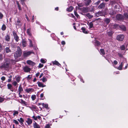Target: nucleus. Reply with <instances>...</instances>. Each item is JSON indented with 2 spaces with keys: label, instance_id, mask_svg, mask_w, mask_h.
I'll list each match as a JSON object with an SVG mask.
<instances>
[{
  "label": "nucleus",
  "instance_id": "nucleus-43",
  "mask_svg": "<svg viewBox=\"0 0 128 128\" xmlns=\"http://www.w3.org/2000/svg\"><path fill=\"white\" fill-rule=\"evenodd\" d=\"M42 81L44 82H46L47 80V79L46 78L44 77H43V78L42 79Z\"/></svg>",
  "mask_w": 128,
  "mask_h": 128
},
{
  "label": "nucleus",
  "instance_id": "nucleus-56",
  "mask_svg": "<svg viewBox=\"0 0 128 128\" xmlns=\"http://www.w3.org/2000/svg\"><path fill=\"white\" fill-rule=\"evenodd\" d=\"M43 66V64H40L38 66V67L40 68H42Z\"/></svg>",
  "mask_w": 128,
  "mask_h": 128
},
{
  "label": "nucleus",
  "instance_id": "nucleus-41",
  "mask_svg": "<svg viewBox=\"0 0 128 128\" xmlns=\"http://www.w3.org/2000/svg\"><path fill=\"white\" fill-rule=\"evenodd\" d=\"M20 77L18 76L16 77V81H17L16 82H19L20 80Z\"/></svg>",
  "mask_w": 128,
  "mask_h": 128
},
{
  "label": "nucleus",
  "instance_id": "nucleus-12",
  "mask_svg": "<svg viewBox=\"0 0 128 128\" xmlns=\"http://www.w3.org/2000/svg\"><path fill=\"white\" fill-rule=\"evenodd\" d=\"M26 122L28 125H30L32 123V121L30 118H28L27 119V120L26 121Z\"/></svg>",
  "mask_w": 128,
  "mask_h": 128
},
{
  "label": "nucleus",
  "instance_id": "nucleus-19",
  "mask_svg": "<svg viewBox=\"0 0 128 128\" xmlns=\"http://www.w3.org/2000/svg\"><path fill=\"white\" fill-rule=\"evenodd\" d=\"M19 102L22 104L26 106L27 104L26 102L25 101L23 100L22 99H21L20 100V101Z\"/></svg>",
  "mask_w": 128,
  "mask_h": 128
},
{
  "label": "nucleus",
  "instance_id": "nucleus-31",
  "mask_svg": "<svg viewBox=\"0 0 128 128\" xmlns=\"http://www.w3.org/2000/svg\"><path fill=\"white\" fill-rule=\"evenodd\" d=\"M73 8L72 6H70L69 8H67V10L68 11L70 12L73 9Z\"/></svg>",
  "mask_w": 128,
  "mask_h": 128
},
{
  "label": "nucleus",
  "instance_id": "nucleus-51",
  "mask_svg": "<svg viewBox=\"0 0 128 128\" xmlns=\"http://www.w3.org/2000/svg\"><path fill=\"white\" fill-rule=\"evenodd\" d=\"M96 44L97 46H98L100 44V43L98 41H96Z\"/></svg>",
  "mask_w": 128,
  "mask_h": 128
},
{
  "label": "nucleus",
  "instance_id": "nucleus-48",
  "mask_svg": "<svg viewBox=\"0 0 128 128\" xmlns=\"http://www.w3.org/2000/svg\"><path fill=\"white\" fill-rule=\"evenodd\" d=\"M109 14L110 15H112L114 14V11L112 10H110Z\"/></svg>",
  "mask_w": 128,
  "mask_h": 128
},
{
  "label": "nucleus",
  "instance_id": "nucleus-44",
  "mask_svg": "<svg viewBox=\"0 0 128 128\" xmlns=\"http://www.w3.org/2000/svg\"><path fill=\"white\" fill-rule=\"evenodd\" d=\"M28 40L29 41V42H30L29 44L30 46V47L32 46H33V45L32 44V40L30 39H28Z\"/></svg>",
  "mask_w": 128,
  "mask_h": 128
},
{
  "label": "nucleus",
  "instance_id": "nucleus-32",
  "mask_svg": "<svg viewBox=\"0 0 128 128\" xmlns=\"http://www.w3.org/2000/svg\"><path fill=\"white\" fill-rule=\"evenodd\" d=\"M52 63L58 66H59V65H61L58 62L56 61L53 62Z\"/></svg>",
  "mask_w": 128,
  "mask_h": 128
},
{
  "label": "nucleus",
  "instance_id": "nucleus-45",
  "mask_svg": "<svg viewBox=\"0 0 128 128\" xmlns=\"http://www.w3.org/2000/svg\"><path fill=\"white\" fill-rule=\"evenodd\" d=\"M120 48L121 50H124L125 49V47L124 45H122L120 47Z\"/></svg>",
  "mask_w": 128,
  "mask_h": 128
},
{
  "label": "nucleus",
  "instance_id": "nucleus-2",
  "mask_svg": "<svg viewBox=\"0 0 128 128\" xmlns=\"http://www.w3.org/2000/svg\"><path fill=\"white\" fill-rule=\"evenodd\" d=\"M124 36L123 34H120L117 36V40L119 41H122L124 40Z\"/></svg>",
  "mask_w": 128,
  "mask_h": 128
},
{
  "label": "nucleus",
  "instance_id": "nucleus-7",
  "mask_svg": "<svg viewBox=\"0 0 128 128\" xmlns=\"http://www.w3.org/2000/svg\"><path fill=\"white\" fill-rule=\"evenodd\" d=\"M10 62H4L2 65V66L4 68H8L10 66Z\"/></svg>",
  "mask_w": 128,
  "mask_h": 128
},
{
  "label": "nucleus",
  "instance_id": "nucleus-26",
  "mask_svg": "<svg viewBox=\"0 0 128 128\" xmlns=\"http://www.w3.org/2000/svg\"><path fill=\"white\" fill-rule=\"evenodd\" d=\"M10 36L8 35H7L5 36V39L6 41H9L10 40Z\"/></svg>",
  "mask_w": 128,
  "mask_h": 128
},
{
  "label": "nucleus",
  "instance_id": "nucleus-21",
  "mask_svg": "<svg viewBox=\"0 0 128 128\" xmlns=\"http://www.w3.org/2000/svg\"><path fill=\"white\" fill-rule=\"evenodd\" d=\"M18 90L19 92V94H20L21 92L23 90V88L21 85H20L19 87Z\"/></svg>",
  "mask_w": 128,
  "mask_h": 128
},
{
  "label": "nucleus",
  "instance_id": "nucleus-39",
  "mask_svg": "<svg viewBox=\"0 0 128 128\" xmlns=\"http://www.w3.org/2000/svg\"><path fill=\"white\" fill-rule=\"evenodd\" d=\"M30 28H28L27 30V34L30 36L31 34L30 33Z\"/></svg>",
  "mask_w": 128,
  "mask_h": 128
},
{
  "label": "nucleus",
  "instance_id": "nucleus-54",
  "mask_svg": "<svg viewBox=\"0 0 128 128\" xmlns=\"http://www.w3.org/2000/svg\"><path fill=\"white\" fill-rule=\"evenodd\" d=\"M4 100V98L0 97V102H2Z\"/></svg>",
  "mask_w": 128,
  "mask_h": 128
},
{
  "label": "nucleus",
  "instance_id": "nucleus-37",
  "mask_svg": "<svg viewBox=\"0 0 128 128\" xmlns=\"http://www.w3.org/2000/svg\"><path fill=\"white\" fill-rule=\"evenodd\" d=\"M6 25L4 24H3L2 27V29L3 30H6Z\"/></svg>",
  "mask_w": 128,
  "mask_h": 128
},
{
  "label": "nucleus",
  "instance_id": "nucleus-60",
  "mask_svg": "<svg viewBox=\"0 0 128 128\" xmlns=\"http://www.w3.org/2000/svg\"><path fill=\"white\" fill-rule=\"evenodd\" d=\"M50 124H47L45 126V128H50Z\"/></svg>",
  "mask_w": 128,
  "mask_h": 128
},
{
  "label": "nucleus",
  "instance_id": "nucleus-42",
  "mask_svg": "<svg viewBox=\"0 0 128 128\" xmlns=\"http://www.w3.org/2000/svg\"><path fill=\"white\" fill-rule=\"evenodd\" d=\"M31 98L32 100H34L36 98V96L35 95H32L31 96Z\"/></svg>",
  "mask_w": 128,
  "mask_h": 128
},
{
  "label": "nucleus",
  "instance_id": "nucleus-64",
  "mask_svg": "<svg viewBox=\"0 0 128 128\" xmlns=\"http://www.w3.org/2000/svg\"><path fill=\"white\" fill-rule=\"evenodd\" d=\"M31 78V76L30 75H29L27 77V78L28 79V80H30Z\"/></svg>",
  "mask_w": 128,
  "mask_h": 128
},
{
  "label": "nucleus",
  "instance_id": "nucleus-5",
  "mask_svg": "<svg viewBox=\"0 0 128 128\" xmlns=\"http://www.w3.org/2000/svg\"><path fill=\"white\" fill-rule=\"evenodd\" d=\"M106 6V4L104 2H102L100 4L98 7V8L100 9L104 8Z\"/></svg>",
  "mask_w": 128,
  "mask_h": 128
},
{
  "label": "nucleus",
  "instance_id": "nucleus-47",
  "mask_svg": "<svg viewBox=\"0 0 128 128\" xmlns=\"http://www.w3.org/2000/svg\"><path fill=\"white\" fill-rule=\"evenodd\" d=\"M17 2L19 9L20 10H21L22 8L20 7V5L19 4L18 2Z\"/></svg>",
  "mask_w": 128,
  "mask_h": 128
},
{
  "label": "nucleus",
  "instance_id": "nucleus-46",
  "mask_svg": "<svg viewBox=\"0 0 128 128\" xmlns=\"http://www.w3.org/2000/svg\"><path fill=\"white\" fill-rule=\"evenodd\" d=\"M13 122L17 124H19L18 122L16 120H13Z\"/></svg>",
  "mask_w": 128,
  "mask_h": 128
},
{
  "label": "nucleus",
  "instance_id": "nucleus-62",
  "mask_svg": "<svg viewBox=\"0 0 128 128\" xmlns=\"http://www.w3.org/2000/svg\"><path fill=\"white\" fill-rule=\"evenodd\" d=\"M114 64L116 65L117 64L118 62L116 60H114Z\"/></svg>",
  "mask_w": 128,
  "mask_h": 128
},
{
  "label": "nucleus",
  "instance_id": "nucleus-11",
  "mask_svg": "<svg viewBox=\"0 0 128 128\" xmlns=\"http://www.w3.org/2000/svg\"><path fill=\"white\" fill-rule=\"evenodd\" d=\"M33 90L32 88H28L26 90V91L28 93H31L33 92Z\"/></svg>",
  "mask_w": 128,
  "mask_h": 128
},
{
  "label": "nucleus",
  "instance_id": "nucleus-29",
  "mask_svg": "<svg viewBox=\"0 0 128 128\" xmlns=\"http://www.w3.org/2000/svg\"><path fill=\"white\" fill-rule=\"evenodd\" d=\"M94 22V21H93L92 22H90L88 24L90 28H92L93 27V24L92 23V22Z\"/></svg>",
  "mask_w": 128,
  "mask_h": 128
},
{
  "label": "nucleus",
  "instance_id": "nucleus-50",
  "mask_svg": "<svg viewBox=\"0 0 128 128\" xmlns=\"http://www.w3.org/2000/svg\"><path fill=\"white\" fill-rule=\"evenodd\" d=\"M100 1L99 0L95 3V4L96 5H98L100 3Z\"/></svg>",
  "mask_w": 128,
  "mask_h": 128
},
{
  "label": "nucleus",
  "instance_id": "nucleus-14",
  "mask_svg": "<svg viewBox=\"0 0 128 128\" xmlns=\"http://www.w3.org/2000/svg\"><path fill=\"white\" fill-rule=\"evenodd\" d=\"M37 83L39 87L43 88L46 86L45 85H44L43 83L40 82H38Z\"/></svg>",
  "mask_w": 128,
  "mask_h": 128
},
{
  "label": "nucleus",
  "instance_id": "nucleus-49",
  "mask_svg": "<svg viewBox=\"0 0 128 128\" xmlns=\"http://www.w3.org/2000/svg\"><path fill=\"white\" fill-rule=\"evenodd\" d=\"M4 17V15L3 14L0 12V19H2Z\"/></svg>",
  "mask_w": 128,
  "mask_h": 128
},
{
  "label": "nucleus",
  "instance_id": "nucleus-59",
  "mask_svg": "<svg viewBox=\"0 0 128 128\" xmlns=\"http://www.w3.org/2000/svg\"><path fill=\"white\" fill-rule=\"evenodd\" d=\"M72 18H74V16L73 14H70L69 15Z\"/></svg>",
  "mask_w": 128,
  "mask_h": 128
},
{
  "label": "nucleus",
  "instance_id": "nucleus-55",
  "mask_svg": "<svg viewBox=\"0 0 128 128\" xmlns=\"http://www.w3.org/2000/svg\"><path fill=\"white\" fill-rule=\"evenodd\" d=\"M107 34H108V36H111L112 34V33L111 32H108Z\"/></svg>",
  "mask_w": 128,
  "mask_h": 128
},
{
  "label": "nucleus",
  "instance_id": "nucleus-40",
  "mask_svg": "<svg viewBox=\"0 0 128 128\" xmlns=\"http://www.w3.org/2000/svg\"><path fill=\"white\" fill-rule=\"evenodd\" d=\"M7 86L8 89H11L12 86L11 84H7Z\"/></svg>",
  "mask_w": 128,
  "mask_h": 128
},
{
  "label": "nucleus",
  "instance_id": "nucleus-13",
  "mask_svg": "<svg viewBox=\"0 0 128 128\" xmlns=\"http://www.w3.org/2000/svg\"><path fill=\"white\" fill-rule=\"evenodd\" d=\"M5 50L6 52L7 53L11 52V50L9 46L6 47L5 48Z\"/></svg>",
  "mask_w": 128,
  "mask_h": 128
},
{
  "label": "nucleus",
  "instance_id": "nucleus-15",
  "mask_svg": "<svg viewBox=\"0 0 128 128\" xmlns=\"http://www.w3.org/2000/svg\"><path fill=\"white\" fill-rule=\"evenodd\" d=\"M31 53L30 52H24V57H26L30 55Z\"/></svg>",
  "mask_w": 128,
  "mask_h": 128
},
{
  "label": "nucleus",
  "instance_id": "nucleus-1",
  "mask_svg": "<svg viewBox=\"0 0 128 128\" xmlns=\"http://www.w3.org/2000/svg\"><path fill=\"white\" fill-rule=\"evenodd\" d=\"M17 50L14 54V56L15 58H17L20 57L22 54V52L20 48L18 46L17 47Z\"/></svg>",
  "mask_w": 128,
  "mask_h": 128
},
{
  "label": "nucleus",
  "instance_id": "nucleus-34",
  "mask_svg": "<svg viewBox=\"0 0 128 128\" xmlns=\"http://www.w3.org/2000/svg\"><path fill=\"white\" fill-rule=\"evenodd\" d=\"M110 20L109 18H106L104 20V21L106 24H108L110 22Z\"/></svg>",
  "mask_w": 128,
  "mask_h": 128
},
{
  "label": "nucleus",
  "instance_id": "nucleus-9",
  "mask_svg": "<svg viewBox=\"0 0 128 128\" xmlns=\"http://www.w3.org/2000/svg\"><path fill=\"white\" fill-rule=\"evenodd\" d=\"M22 24L21 22L18 19L16 22V27L18 26V27H20L21 26Z\"/></svg>",
  "mask_w": 128,
  "mask_h": 128
},
{
  "label": "nucleus",
  "instance_id": "nucleus-6",
  "mask_svg": "<svg viewBox=\"0 0 128 128\" xmlns=\"http://www.w3.org/2000/svg\"><path fill=\"white\" fill-rule=\"evenodd\" d=\"M23 70L25 72H30L31 70V69L27 66L24 67L23 68Z\"/></svg>",
  "mask_w": 128,
  "mask_h": 128
},
{
  "label": "nucleus",
  "instance_id": "nucleus-35",
  "mask_svg": "<svg viewBox=\"0 0 128 128\" xmlns=\"http://www.w3.org/2000/svg\"><path fill=\"white\" fill-rule=\"evenodd\" d=\"M100 54H101L103 55H104L105 54V52L104 50L103 49H100Z\"/></svg>",
  "mask_w": 128,
  "mask_h": 128
},
{
  "label": "nucleus",
  "instance_id": "nucleus-4",
  "mask_svg": "<svg viewBox=\"0 0 128 128\" xmlns=\"http://www.w3.org/2000/svg\"><path fill=\"white\" fill-rule=\"evenodd\" d=\"M13 34L14 40L16 42H18L19 40V37L16 33L14 31L13 32Z\"/></svg>",
  "mask_w": 128,
  "mask_h": 128
},
{
  "label": "nucleus",
  "instance_id": "nucleus-30",
  "mask_svg": "<svg viewBox=\"0 0 128 128\" xmlns=\"http://www.w3.org/2000/svg\"><path fill=\"white\" fill-rule=\"evenodd\" d=\"M124 19H128V14L124 13Z\"/></svg>",
  "mask_w": 128,
  "mask_h": 128
},
{
  "label": "nucleus",
  "instance_id": "nucleus-3",
  "mask_svg": "<svg viewBox=\"0 0 128 128\" xmlns=\"http://www.w3.org/2000/svg\"><path fill=\"white\" fill-rule=\"evenodd\" d=\"M117 19L119 20H123L124 19V16L120 14H118L116 16Z\"/></svg>",
  "mask_w": 128,
  "mask_h": 128
},
{
  "label": "nucleus",
  "instance_id": "nucleus-25",
  "mask_svg": "<svg viewBox=\"0 0 128 128\" xmlns=\"http://www.w3.org/2000/svg\"><path fill=\"white\" fill-rule=\"evenodd\" d=\"M85 15L89 19L93 17V16L90 15L89 13L85 14Z\"/></svg>",
  "mask_w": 128,
  "mask_h": 128
},
{
  "label": "nucleus",
  "instance_id": "nucleus-20",
  "mask_svg": "<svg viewBox=\"0 0 128 128\" xmlns=\"http://www.w3.org/2000/svg\"><path fill=\"white\" fill-rule=\"evenodd\" d=\"M120 29L124 31H126V27L123 25L119 26V29Z\"/></svg>",
  "mask_w": 128,
  "mask_h": 128
},
{
  "label": "nucleus",
  "instance_id": "nucleus-63",
  "mask_svg": "<svg viewBox=\"0 0 128 128\" xmlns=\"http://www.w3.org/2000/svg\"><path fill=\"white\" fill-rule=\"evenodd\" d=\"M118 54L120 57H122V54H121L120 53H118Z\"/></svg>",
  "mask_w": 128,
  "mask_h": 128
},
{
  "label": "nucleus",
  "instance_id": "nucleus-61",
  "mask_svg": "<svg viewBox=\"0 0 128 128\" xmlns=\"http://www.w3.org/2000/svg\"><path fill=\"white\" fill-rule=\"evenodd\" d=\"M2 50V47L1 44H0V52H1Z\"/></svg>",
  "mask_w": 128,
  "mask_h": 128
},
{
  "label": "nucleus",
  "instance_id": "nucleus-16",
  "mask_svg": "<svg viewBox=\"0 0 128 128\" xmlns=\"http://www.w3.org/2000/svg\"><path fill=\"white\" fill-rule=\"evenodd\" d=\"M18 120L20 123L21 125L23 126L24 124L23 122H24L23 119L22 118H20V119H18Z\"/></svg>",
  "mask_w": 128,
  "mask_h": 128
},
{
  "label": "nucleus",
  "instance_id": "nucleus-22",
  "mask_svg": "<svg viewBox=\"0 0 128 128\" xmlns=\"http://www.w3.org/2000/svg\"><path fill=\"white\" fill-rule=\"evenodd\" d=\"M22 46L23 47H25L26 46V40H23L22 42Z\"/></svg>",
  "mask_w": 128,
  "mask_h": 128
},
{
  "label": "nucleus",
  "instance_id": "nucleus-53",
  "mask_svg": "<svg viewBox=\"0 0 128 128\" xmlns=\"http://www.w3.org/2000/svg\"><path fill=\"white\" fill-rule=\"evenodd\" d=\"M74 14L75 16H76L77 18H78V17L79 16L78 14H77V12H76V11H74Z\"/></svg>",
  "mask_w": 128,
  "mask_h": 128
},
{
  "label": "nucleus",
  "instance_id": "nucleus-27",
  "mask_svg": "<svg viewBox=\"0 0 128 128\" xmlns=\"http://www.w3.org/2000/svg\"><path fill=\"white\" fill-rule=\"evenodd\" d=\"M12 84L14 86H16V88H17L18 87L17 85H18L17 83V82H16V81H14L12 83Z\"/></svg>",
  "mask_w": 128,
  "mask_h": 128
},
{
  "label": "nucleus",
  "instance_id": "nucleus-33",
  "mask_svg": "<svg viewBox=\"0 0 128 128\" xmlns=\"http://www.w3.org/2000/svg\"><path fill=\"white\" fill-rule=\"evenodd\" d=\"M14 113L13 115L14 116H17L18 114V112L17 111L14 110L13 111Z\"/></svg>",
  "mask_w": 128,
  "mask_h": 128
},
{
  "label": "nucleus",
  "instance_id": "nucleus-23",
  "mask_svg": "<svg viewBox=\"0 0 128 128\" xmlns=\"http://www.w3.org/2000/svg\"><path fill=\"white\" fill-rule=\"evenodd\" d=\"M125 63L122 62H121V64L118 67V69L120 70H121L122 68V66Z\"/></svg>",
  "mask_w": 128,
  "mask_h": 128
},
{
  "label": "nucleus",
  "instance_id": "nucleus-58",
  "mask_svg": "<svg viewBox=\"0 0 128 128\" xmlns=\"http://www.w3.org/2000/svg\"><path fill=\"white\" fill-rule=\"evenodd\" d=\"M1 80L2 81H4L6 79V78L4 76H2L1 78Z\"/></svg>",
  "mask_w": 128,
  "mask_h": 128
},
{
  "label": "nucleus",
  "instance_id": "nucleus-17",
  "mask_svg": "<svg viewBox=\"0 0 128 128\" xmlns=\"http://www.w3.org/2000/svg\"><path fill=\"white\" fill-rule=\"evenodd\" d=\"M82 11L84 12H87L88 11V8H83L82 9Z\"/></svg>",
  "mask_w": 128,
  "mask_h": 128
},
{
  "label": "nucleus",
  "instance_id": "nucleus-10",
  "mask_svg": "<svg viewBox=\"0 0 128 128\" xmlns=\"http://www.w3.org/2000/svg\"><path fill=\"white\" fill-rule=\"evenodd\" d=\"M34 123L33 124V126L34 128H40V125L36 122L34 121Z\"/></svg>",
  "mask_w": 128,
  "mask_h": 128
},
{
  "label": "nucleus",
  "instance_id": "nucleus-57",
  "mask_svg": "<svg viewBox=\"0 0 128 128\" xmlns=\"http://www.w3.org/2000/svg\"><path fill=\"white\" fill-rule=\"evenodd\" d=\"M32 118L34 119L35 120H37V116H33Z\"/></svg>",
  "mask_w": 128,
  "mask_h": 128
},
{
  "label": "nucleus",
  "instance_id": "nucleus-18",
  "mask_svg": "<svg viewBox=\"0 0 128 128\" xmlns=\"http://www.w3.org/2000/svg\"><path fill=\"white\" fill-rule=\"evenodd\" d=\"M112 27L114 29H119V26L117 24H114L112 25Z\"/></svg>",
  "mask_w": 128,
  "mask_h": 128
},
{
  "label": "nucleus",
  "instance_id": "nucleus-24",
  "mask_svg": "<svg viewBox=\"0 0 128 128\" xmlns=\"http://www.w3.org/2000/svg\"><path fill=\"white\" fill-rule=\"evenodd\" d=\"M91 2V0H88L85 2V4L86 6H88Z\"/></svg>",
  "mask_w": 128,
  "mask_h": 128
},
{
  "label": "nucleus",
  "instance_id": "nucleus-52",
  "mask_svg": "<svg viewBox=\"0 0 128 128\" xmlns=\"http://www.w3.org/2000/svg\"><path fill=\"white\" fill-rule=\"evenodd\" d=\"M40 61L42 62L43 63H44L46 62L45 61V60L43 59H41L40 60Z\"/></svg>",
  "mask_w": 128,
  "mask_h": 128
},
{
  "label": "nucleus",
  "instance_id": "nucleus-38",
  "mask_svg": "<svg viewBox=\"0 0 128 128\" xmlns=\"http://www.w3.org/2000/svg\"><path fill=\"white\" fill-rule=\"evenodd\" d=\"M42 105L43 107L46 108H48V105L47 104H44V103H42Z\"/></svg>",
  "mask_w": 128,
  "mask_h": 128
},
{
  "label": "nucleus",
  "instance_id": "nucleus-8",
  "mask_svg": "<svg viewBox=\"0 0 128 128\" xmlns=\"http://www.w3.org/2000/svg\"><path fill=\"white\" fill-rule=\"evenodd\" d=\"M27 63L32 66H34L36 64L35 63L30 60H28L27 61Z\"/></svg>",
  "mask_w": 128,
  "mask_h": 128
},
{
  "label": "nucleus",
  "instance_id": "nucleus-36",
  "mask_svg": "<svg viewBox=\"0 0 128 128\" xmlns=\"http://www.w3.org/2000/svg\"><path fill=\"white\" fill-rule=\"evenodd\" d=\"M82 30L83 32L85 34H87L88 32L87 31H86L85 28H84L82 27Z\"/></svg>",
  "mask_w": 128,
  "mask_h": 128
},
{
  "label": "nucleus",
  "instance_id": "nucleus-28",
  "mask_svg": "<svg viewBox=\"0 0 128 128\" xmlns=\"http://www.w3.org/2000/svg\"><path fill=\"white\" fill-rule=\"evenodd\" d=\"M96 17H98L100 16H101L102 14V12H98L96 14Z\"/></svg>",
  "mask_w": 128,
  "mask_h": 128
}]
</instances>
